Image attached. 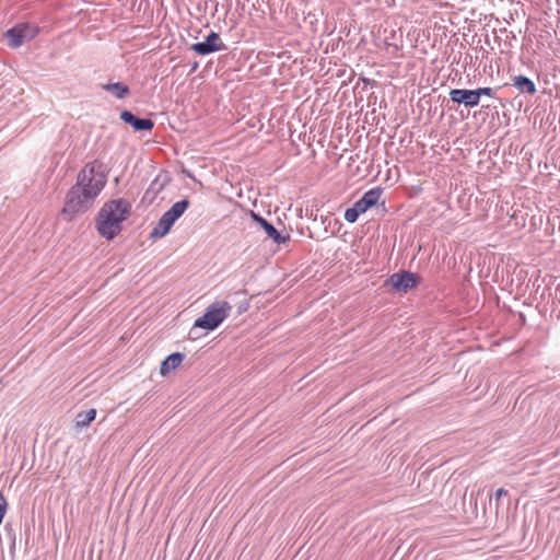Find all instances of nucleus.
<instances>
[{"label": "nucleus", "mask_w": 560, "mask_h": 560, "mask_svg": "<svg viewBox=\"0 0 560 560\" xmlns=\"http://www.w3.org/2000/svg\"><path fill=\"white\" fill-rule=\"evenodd\" d=\"M107 174L104 164L94 160L86 163L77 175L75 184L68 190L61 214L72 221L78 215L88 212L104 189Z\"/></svg>", "instance_id": "obj_1"}, {"label": "nucleus", "mask_w": 560, "mask_h": 560, "mask_svg": "<svg viewBox=\"0 0 560 560\" xmlns=\"http://www.w3.org/2000/svg\"><path fill=\"white\" fill-rule=\"evenodd\" d=\"M131 205L126 199L107 201L100 209L96 229L101 236L110 241L121 231V223L130 215Z\"/></svg>", "instance_id": "obj_2"}, {"label": "nucleus", "mask_w": 560, "mask_h": 560, "mask_svg": "<svg viewBox=\"0 0 560 560\" xmlns=\"http://www.w3.org/2000/svg\"><path fill=\"white\" fill-rule=\"evenodd\" d=\"M232 306L226 301H217L209 305L205 314L197 318L194 327L207 330L218 328L230 315Z\"/></svg>", "instance_id": "obj_3"}, {"label": "nucleus", "mask_w": 560, "mask_h": 560, "mask_svg": "<svg viewBox=\"0 0 560 560\" xmlns=\"http://www.w3.org/2000/svg\"><path fill=\"white\" fill-rule=\"evenodd\" d=\"M189 207V200L183 199L175 202L170 210L163 213L159 222L151 231V237L156 240L165 236L173 224L184 214Z\"/></svg>", "instance_id": "obj_4"}, {"label": "nucleus", "mask_w": 560, "mask_h": 560, "mask_svg": "<svg viewBox=\"0 0 560 560\" xmlns=\"http://www.w3.org/2000/svg\"><path fill=\"white\" fill-rule=\"evenodd\" d=\"M38 31L39 28L35 24L19 23L7 31L5 37L9 40L10 47L19 48L24 42L33 39Z\"/></svg>", "instance_id": "obj_5"}, {"label": "nucleus", "mask_w": 560, "mask_h": 560, "mask_svg": "<svg viewBox=\"0 0 560 560\" xmlns=\"http://www.w3.org/2000/svg\"><path fill=\"white\" fill-rule=\"evenodd\" d=\"M226 49L228 46L221 40L220 35L215 32H211L203 42L191 45V50L201 56Z\"/></svg>", "instance_id": "obj_6"}, {"label": "nucleus", "mask_w": 560, "mask_h": 560, "mask_svg": "<svg viewBox=\"0 0 560 560\" xmlns=\"http://www.w3.org/2000/svg\"><path fill=\"white\" fill-rule=\"evenodd\" d=\"M392 285L401 292H407L418 285L419 277L409 271L393 273L389 278Z\"/></svg>", "instance_id": "obj_7"}, {"label": "nucleus", "mask_w": 560, "mask_h": 560, "mask_svg": "<svg viewBox=\"0 0 560 560\" xmlns=\"http://www.w3.org/2000/svg\"><path fill=\"white\" fill-rule=\"evenodd\" d=\"M120 119L130 125L136 131H151L154 127L152 119L139 118L129 110H122L120 113Z\"/></svg>", "instance_id": "obj_8"}, {"label": "nucleus", "mask_w": 560, "mask_h": 560, "mask_svg": "<svg viewBox=\"0 0 560 560\" xmlns=\"http://www.w3.org/2000/svg\"><path fill=\"white\" fill-rule=\"evenodd\" d=\"M252 218L264 229L268 237L271 238L276 244H284L290 240V236L288 234L281 235V233H279L271 223H269L266 219H264L262 217L253 211Z\"/></svg>", "instance_id": "obj_9"}, {"label": "nucleus", "mask_w": 560, "mask_h": 560, "mask_svg": "<svg viewBox=\"0 0 560 560\" xmlns=\"http://www.w3.org/2000/svg\"><path fill=\"white\" fill-rule=\"evenodd\" d=\"M450 98L454 103L464 104L466 107H476L479 103L476 101L475 90L453 89L450 92Z\"/></svg>", "instance_id": "obj_10"}, {"label": "nucleus", "mask_w": 560, "mask_h": 560, "mask_svg": "<svg viewBox=\"0 0 560 560\" xmlns=\"http://www.w3.org/2000/svg\"><path fill=\"white\" fill-rule=\"evenodd\" d=\"M184 360V354L175 352L170 354L165 360L162 361L160 366L161 375L165 376L171 371H174Z\"/></svg>", "instance_id": "obj_11"}, {"label": "nucleus", "mask_w": 560, "mask_h": 560, "mask_svg": "<svg viewBox=\"0 0 560 560\" xmlns=\"http://www.w3.org/2000/svg\"><path fill=\"white\" fill-rule=\"evenodd\" d=\"M513 85L523 94L534 95L537 92L535 83L525 75H515L513 78Z\"/></svg>", "instance_id": "obj_12"}, {"label": "nucleus", "mask_w": 560, "mask_h": 560, "mask_svg": "<svg viewBox=\"0 0 560 560\" xmlns=\"http://www.w3.org/2000/svg\"><path fill=\"white\" fill-rule=\"evenodd\" d=\"M102 90L113 94L116 98L122 100L130 94V89L122 82L105 83L101 85Z\"/></svg>", "instance_id": "obj_13"}, {"label": "nucleus", "mask_w": 560, "mask_h": 560, "mask_svg": "<svg viewBox=\"0 0 560 560\" xmlns=\"http://www.w3.org/2000/svg\"><path fill=\"white\" fill-rule=\"evenodd\" d=\"M96 417V410L95 409H89L86 411L79 412L75 417V427L77 428H84L90 425L92 421H94Z\"/></svg>", "instance_id": "obj_14"}, {"label": "nucleus", "mask_w": 560, "mask_h": 560, "mask_svg": "<svg viewBox=\"0 0 560 560\" xmlns=\"http://www.w3.org/2000/svg\"><path fill=\"white\" fill-rule=\"evenodd\" d=\"M381 194H382L381 189L373 188V189H370L366 192H364L362 198H364L366 200V202H369V205H371V207H373L377 203V201L381 197Z\"/></svg>", "instance_id": "obj_15"}, {"label": "nucleus", "mask_w": 560, "mask_h": 560, "mask_svg": "<svg viewBox=\"0 0 560 560\" xmlns=\"http://www.w3.org/2000/svg\"><path fill=\"white\" fill-rule=\"evenodd\" d=\"M361 214V212L359 211V209L353 205L351 208H348L346 211H345V220L349 223H354L359 215Z\"/></svg>", "instance_id": "obj_16"}, {"label": "nucleus", "mask_w": 560, "mask_h": 560, "mask_svg": "<svg viewBox=\"0 0 560 560\" xmlns=\"http://www.w3.org/2000/svg\"><path fill=\"white\" fill-rule=\"evenodd\" d=\"M475 93H476V101H478V103L480 102L481 96H489V97L495 96L494 90L492 88H478L475 90Z\"/></svg>", "instance_id": "obj_17"}, {"label": "nucleus", "mask_w": 560, "mask_h": 560, "mask_svg": "<svg viewBox=\"0 0 560 560\" xmlns=\"http://www.w3.org/2000/svg\"><path fill=\"white\" fill-rule=\"evenodd\" d=\"M354 206L359 209L361 214L366 212L368 209L371 208V205H369V202H366V200L364 198H362V197L354 202Z\"/></svg>", "instance_id": "obj_18"}, {"label": "nucleus", "mask_w": 560, "mask_h": 560, "mask_svg": "<svg viewBox=\"0 0 560 560\" xmlns=\"http://www.w3.org/2000/svg\"><path fill=\"white\" fill-rule=\"evenodd\" d=\"M7 505H8L7 500H5L4 495L0 492V524L2 523L3 517L5 515Z\"/></svg>", "instance_id": "obj_19"}, {"label": "nucleus", "mask_w": 560, "mask_h": 560, "mask_svg": "<svg viewBox=\"0 0 560 560\" xmlns=\"http://www.w3.org/2000/svg\"><path fill=\"white\" fill-rule=\"evenodd\" d=\"M506 495H508V490H505L504 488H499V489L494 492L497 508L499 506V503H500L501 499H502L503 497H506Z\"/></svg>", "instance_id": "obj_20"}]
</instances>
